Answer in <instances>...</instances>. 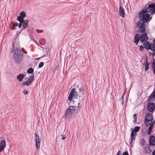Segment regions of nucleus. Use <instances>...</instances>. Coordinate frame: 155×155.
Wrapping results in <instances>:
<instances>
[{
    "mask_svg": "<svg viewBox=\"0 0 155 155\" xmlns=\"http://www.w3.org/2000/svg\"><path fill=\"white\" fill-rule=\"evenodd\" d=\"M148 13L153 15L155 13V2L149 4L146 9L142 10L139 13V16L141 20L137 23V26L141 33L146 31V27L144 23L148 21L150 16Z\"/></svg>",
    "mask_w": 155,
    "mask_h": 155,
    "instance_id": "nucleus-1",
    "label": "nucleus"
},
{
    "mask_svg": "<svg viewBox=\"0 0 155 155\" xmlns=\"http://www.w3.org/2000/svg\"><path fill=\"white\" fill-rule=\"evenodd\" d=\"M76 110V107L75 106H70L69 107L65 112V117L67 118H68L71 117L72 115L74 113Z\"/></svg>",
    "mask_w": 155,
    "mask_h": 155,
    "instance_id": "nucleus-2",
    "label": "nucleus"
},
{
    "mask_svg": "<svg viewBox=\"0 0 155 155\" xmlns=\"http://www.w3.org/2000/svg\"><path fill=\"white\" fill-rule=\"evenodd\" d=\"M153 117L152 114L150 113H148L146 115L145 119V124L146 126H148L152 124V120Z\"/></svg>",
    "mask_w": 155,
    "mask_h": 155,
    "instance_id": "nucleus-3",
    "label": "nucleus"
},
{
    "mask_svg": "<svg viewBox=\"0 0 155 155\" xmlns=\"http://www.w3.org/2000/svg\"><path fill=\"white\" fill-rule=\"evenodd\" d=\"M80 97L81 96H79L78 92H76L74 88H73L71 91L68 97V99L69 101H71L73 97L75 98H77L78 97Z\"/></svg>",
    "mask_w": 155,
    "mask_h": 155,
    "instance_id": "nucleus-4",
    "label": "nucleus"
},
{
    "mask_svg": "<svg viewBox=\"0 0 155 155\" xmlns=\"http://www.w3.org/2000/svg\"><path fill=\"white\" fill-rule=\"evenodd\" d=\"M23 54L21 53H20V54L13 55V56L14 60L17 63H19L21 62L23 59Z\"/></svg>",
    "mask_w": 155,
    "mask_h": 155,
    "instance_id": "nucleus-5",
    "label": "nucleus"
},
{
    "mask_svg": "<svg viewBox=\"0 0 155 155\" xmlns=\"http://www.w3.org/2000/svg\"><path fill=\"white\" fill-rule=\"evenodd\" d=\"M2 140L0 143V152L4 150L6 146V142L5 139L2 137L0 138Z\"/></svg>",
    "mask_w": 155,
    "mask_h": 155,
    "instance_id": "nucleus-6",
    "label": "nucleus"
},
{
    "mask_svg": "<svg viewBox=\"0 0 155 155\" xmlns=\"http://www.w3.org/2000/svg\"><path fill=\"white\" fill-rule=\"evenodd\" d=\"M35 146L36 148L37 149H39L40 148V140L38 136L37 135L36 133L35 134Z\"/></svg>",
    "mask_w": 155,
    "mask_h": 155,
    "instance_id": "nucleus-7",
    "label": "nucleus"
},
{
    "mask_svg": "<svg viewBox=\"0 0 155 155\" xmlns=\"http://www.w3.org/2000/svg\"><path fill=\"white\" fill-rule=\"evenodd\" d=\"M155 104L152 102L149 103L147 105V109L150 112H152L155 109Z\"/></svg>",
    "mask_w": 155,
    "mask_h": 155,
    "instance_id": "nucleus-8",
    "label": "nucleus"
},
{
    "mask_svg": "<svg viewBox=\"0 0 155 155\" xmlns=\"http://www.w3.org/2000/svg\"><path fill=\"white\" fill-rule=\"evenodd\" d=\"M143 32L144 33L141 35L140 38V41H141L142 43H143L145 41H147L148 39L147 33L145 32Z\"/></svg>",
    "mask_w": 155,
    "mask_h": 155,
    "instance_id": "nucleus-9",
    "label": "nucleus"
},
{
    "mask_svg": "<svg viewBox=\"0 0 155 155\" xmlns=\"http://www.w3.org/2000/svg\"><path fill=\"white\" fill-rule=\"evenodd\" d=\"M136 135V134H134V132L133 130L131 131V140H130V144L131 147H133V145H134V141L136 137H135Z\"/></svg>",
    "mask_w": 155,
    "mask_h": 155,
    "instance_id": "nucleus-10",
    "label": "nucleus"
},
{
    "mask_svg": "<svg viewBox=\"0 0 155 155\" xmlns=\"http://www.w3.org/2000/svg\"><path fill=\"white\" fill-rule=\"evenodd\" d=\"M149 145L151 146L155 145V138L153 136H151L150 137Z\"/></svg>",
    "mask_w": 155,
    "mask_h": 155,
    "instance_id": "nucleus-11",
    "label": "nucleus"
},
{
    "mask_svg": "<svg viewBox=\"0 0 155 155\" xmlns=\"http://www.w3.org/2000/svg\"><path fill=\"white\" fill-rule=\"evenodd\" d=\"M119 14L122 17H124L125 13L124 9L121 6H120L119 8Z\"/></svg>",
    "mask_w": 155,
    "mask_h": 155,
    "instance_id": "nucleus-12",
    "label": "nucleus"
},
{
    "mask_svg": "<svg viewBox=\"0 0 155 155\" xmlns=\"http://www.w3.org/2000/svg\"><path fill=\"white\" fill-rule=\"evenodd\" d=\"M143 45L144 46L145 48L147 50L150 49L151 48V44H150L147 41L144 42Z\"/></svg>",
    "mask_w": 155,
    "mask_h": 155,
    "instance_id": "nucleus-13",
    "label": "nucleus"
},
{
    "mask_svg": "<svg viewBox=\"0 0 155 155\" xmlns=\"http://www.w3.org/2000/svg\"><path fill=\"white\" fill-rule=\"evenodd\" d=\"M25 75L23 74H20L17 76V78L19 81H21L25 77Z\"/></svg>",
    "mask_w": 155,
    "mask_h": 155,
    "instance_id": "nucleus-14",
    "label": "nucleus"
},
{
    "mask_svg": "<svg viewBox=\"0 0 155 155\" xmlns=\"http://www.w3.org/2000/svg\"><path fill=\"white\" fill-rule=\"evenodd\" d=\"M139 35L136 34L134 37V43L136 44V45H137L139 41L140 40V38L138 37Z\"/></svg>",
    "mask_w": 155,
    "mask_h": 155,
    "instance_id": "nucleus-15",
    "label": "nucleus"
},
{
    "mask_svg": "<svg viewBox=\"0 0 155 155\" xmlns=\"http://www.w3.org/2000/svg\"><path fill=\"white\" fill-rule=\"evenodd\" d=\"M153 123L150 124V126L149 127L148 130V135H150V134L151 132V131H152V130L153 128Z\"/></svg>",
    "mask_w": 155,
    "mask_h": 155,
    "instance_id": "nucleus-16",
    "label": "nucleus"
},
{
    "mask_svg": "<svg viewBox=\"0 0 155 155\" xmlns=\"http://www.w3.org/2000/svg\"><path fill=\"white\" fill-rule=\"evenodd\" d=\"M28 20H25L23 22V26L24 28H25L28 26Z\"/></svg>",
    "mask_w": 155,
    "mask_h": 155,
    "instance_id": "nucleus-17",
    "label": "nucleus"
},
{
    "mask_svg": "<svg viewBox=\"0 0 155 155\" xmlns=\"http://www.w3.org/2000/svg\"><path fill=\"white\" fill-rule=\"evenodd\" d=\"M20 48H16L15 49L13 55H15L17 54H20Z\"/></svg>",
    "mask_w": 155,
    "mask_h": 155,
    "instance_id": "nucleus-18",
    "label": "nucleus"
},
{
    "mask_svg": "<svg viewBox=\"0 0 155 155\" xmlns=\"http://www.w3.org/2000/svg\"><path fill=\"white\" fill-rule=\"evenodd\" d=\"M20 17L24 18L26 16V14L25 12L24 11L21 12L20 14Z\"/></svg>",
    "mask_w": 155,
    "mask_h": 155,
    "instance_id": "nucleus-19",
    "label": "nucleus"
},
{
    "mask_svg": "<svg viewBox=\"0 0 155 155\" xmlns=\"http://www.w3.org/2000/svg\"><path fill=\"white\" fill-rule=\"evenodd\" d=\"M34 74H32L29 77L28 79V81H29L31 83L34 80Z\"/></svg>",
    "mask_w": 155,
    "mask_h": 155,
    "instance_id": "nucleus-20",
    "label": "nucleus"
},
{
    "mask_svg": "<svg viewBox=\"0 0 155 155\" xmlns=\"http://www.w3.org/2000/svg\"><path fill=\"white\" fill-rule=\"evenodd\" d=\"M31 83L28 81H25L22 84V85L23 86L25 85H29L31 84Z\"/></svg>",
    "mask_w": 155,
    "mask_h": 155,
    "instance_id": "nucleus-21",
    "label": "nucleus"
},
{
    "mask_svg": "<svg viewBox=\"0 0 155 155\" xmlns=\"http://www.w3.org/2000/svg\"><path fill=\"white\" fill-rule=\"evenodd\" d=\"M149 68V64L147 61L146 64H145V71H147Z\"/></svg>",
    "mask_w": 155,
    "mask_h": 155,
    "instance_id": "nucleus-22",
    "label": "nucleus"
},
{
    "mask_svg": "<svg viewBox=\"0 0 155 155\" xmlns=\"http://www.w3.org/2000/svg\"><path fill=\"white\" fill-rule=\"evenodd\" d=\"M17 20L18 21L20 22H23L24 21V18L20 17V16L18 17Z\"/></svg>",
    "mask_w": 155,
    "mask_h": 155,
    "instance_id": "nucleus-23",
    "label": "nucleus"
},
{
    "mask_svg": "<svg viewBox=\"0 0 155 155\" xmlns=\"http://www.w3.org/2000/svg\"><path fill=\"white\" fill-rule=\"evenodd\" d=\"M146 142L144 139H141L140 140V144L142 146H144L145 145Z\"/></svg>",
    "mask_w": 155,
    "mask_h": 155,
    "instance_id": "nucleus-24",
    "label": "nucleus"
},
{
    "mask_svg": "<svg viewBox=\"0 0 155 155\" xmlns=\"http://www.w3.org/2000/svg\"><path fill=\"white\" fill-rule=\"evenodd\" d=\"M140 128V127L137 126L135 127L134 130H132L134 132H135V133H136L139 131Z\"/></svg>",
    "mask_w": 155,
    "mask_h": 155,
    "instance_id": "nucleus-25",
    "label": "nucleus"
},
{
    "mask_svg": "<svg viewBox=\"0 0 155 155\" xmlns=\"http://www.w3.org/2000/svg\"><path fill=\"white\" fill-rule=\"evenodd\" d=\"M34 71V70L33 68H29L27 71V72L28 74L32 73Z\"/></svg>",
    "mask_w": 155,
    "mask_h": 155,
    "instance_id": "nucleus-26",
    "label": "nucleus"
},
{
    "mask_svg": "<svg viewBox=\"0 0 155 155\" xmlns=\"http://www.w3.org/2000/svg\"><path fill=\"white\" fill-rule=\"evenodd\" d=\"M155 97V91L153 92L150 95L149 98H154Z\"/></svg>",
    "mask_w": 155,
    "mask_h": 155,
    "instance_id": "nucleus-27",
    "label": "nucleus"
},
{
    "mask_svg": "<svg viewBox=\"0 0 155 155\" xmlns=\"http://www.w3.org/2000/svg\"><path fill=\"white\" fill-rule=\"evenodd\" d=\"M133 118L134 119V123H136L137 122V115L136 114H135L134 115Z\"/></svg>",
    "mask_w": 155,
    "mask_h": 155,
    "instance_id": "nucleus-28",
    "label": "nucleus"
},
{
    "mask_svg": "<svg viewBox=\"0 0 155 155\" xmlns=\"http://www.w3.org/2000/svg\"><path fill=\"white\" fill-rule=\"evenodd\" d=\"M151 48L150 49L154 51V54L155 55V45L151 44Z\"/></svg>",
    "mask_w": 155,
    "mask_h": 155,
    "instance_id": "nucleus-29",
    "label": "nucleus"
},
{
    "mask_svg": "<svg viewBox=\"0 0 155 155\" xmlns=\"http://www.w3.org/2000/svg\"><path fill=\"white\" fill-rule=\"evenodd\" d=\"M125 92L124 91L121 97L122 104H123L124 102V95L125 94Z\"/></svg>",
    "mask_w": 155,
    "mask_h": 155,
    "instance_id": "nucleus-30",
    "label": "nucleus"
},
{
    "mask_svg": "<svg viewBox=\"0 0 155 155\" xmlns=\"http://www.w3.org/2000/svg\"><path fill=\"white\" fill-rule=\"evenodd\" d=\"M44 63L43 62H40V63L39 64L38 66V68H42L43 66L44 65Z\"/></svg>",
    "mask_w": 155,
    "mask_h": 155,
    "instance_id": "nucleus-31",
    "label": "nucleus"
},
{
    "mask_svg": "<svg viewBox=\"0 0 155 155\" xmlns=\"http://www.w3.org/2000/svg\"><path fill=\"white\" fill-rule=\"evenodd\" d=\"M18 23H14L13 24V25L12 26V28L13 29H14L15 28V27L18 26Z\"/></svg>",
    "mask_w": 155,
    "mask_h": 155,
    "instance_id": "nucleus-32",
    "label": "nucleus"
},
{
    "mask_svg": "<svg viewBox=\"0 0 155 155\" xmlns=\"http://www.w3.org/2000/svg\"><path fill=\"white\" fill-rule=\"evenodd\" d=\"M152 68H155V59H153V61L152 63Z\"/></svg>",
    "mask_w": 155,
    "mask_h": 155,
    "instance_id": "nucleus-33",
    "label": "nucleus"
},
{
    "mask_svg": "<svg viewBox=\"0 0 155 155\" xmlns=\"http://www.w3.org/2000/svg\"><path fill=\"white\" fill-rule=\"evenodd\" d=\"M144 50V48L141 45L140 46V51H143Z\"/></svg>",
    "mask_w": 155,
    "mask_h": 155,
    "instance_id": "nucleus-34",
    "label": "nucleus"
},
{
    "mask_svg": "<svg viewBox=\"0 0 155 155\" xmlns=\"http://www.w3.org/2000/svg\"><path fill=\"white\" fill-rule=\"evenodd\" d=\"M36 31L38 33L42 32H43V30H39L37 29Z\"/></svg>",
    "mask_w": 155,
    "mask_h": 155,
    "instance_id": "nucleus-35",
    "label": "nucleus"
},
{
    "mask_svg": "<svg viewBox=\"0 0 155 155\" xmlns=\"http://www.w3.org/2000/svg\"><path fill=\"white\" fill-rule=\"evenodd\" d=\"M23 92L25 94H27L28 93V91L25 90H24Z\"/></svg>",
    "mask_w": 155,
    "mask_h": 155,
    "instance_id": "nucleus-36",
    "label": "nucleus"
},
{
    "mask_svg": "<svg viewBox=\"0 0 155 155\" xmlns=\"http://www.w3.org/2000/svg\"><path fill=\"white\" fill-rule=\"evenodd\" d=\"M23 23V22H20V23L19 24L18 28H20L21 27L22 25V24Z\"/></svg>",
    "mask_w": 155,
    "mask_h": 155,
    "instance_id": "nucleus-37",
    "label": "nucleus"
},
{
    "mask_svg": "<svg viewBox=\"0 0 155 155\" xmlns=\"http://www.w3.org/2000/svg\"><path fill=\"white\" fill-rule=\"evenodd\" d=\"M121 151L120 150H119L118 151L116 155H121Z\"/></svg>",
    "mask_w": 155,
    "mask_h": 155,
    "instance_id": "nucleus-38",
    "label": "nucleus"
},
{
    "mask_svg": "<svg viewBox=\"0 0 155 155\" xmlns=\"http://www.w3.org/2000/svg\"><path fill=\"white\" fill-rule=\"evenodd\" d=\"M123 155H129V154L127 151H125L123 153Z\"/></svg>",
    "mask_w": 155,
    "mask_h": 155,
    "instance_id": "nucleus-39",
    "label": "nucleus"
},
{
    "mask_svg": "<svg viewBox=\"0 0 155 155\" xmlns=\"http://www.w3.org/2000/svg\"><path fill=\"white\" fill-rule=\"evenodd\" d=\"M79 91H84V89L82 88H79Z\"/></svg>",
    "mask_w": 155,
    "mask_h": 155,
    "instance_id": "nucleus-40",
    "label": "nucleus"
},
{
    "mask_svg": "<svg viewBox=\"0 0 155 155\" xmlns=\"http://www.w3.org/2000/svg\"><path fill=\"white\" fill-rule=\"evenodd\" d=\"M152 155H155V150L152 153Z\"/></svg>",
    "mask_w": 155,
    "mask_h": 155,
    "instance_id": "nucleus-41",
    "label": "nucleus"
},
{
    "mask_svg": "<svg viewBox=\"0 0 155 155\" xmlns=\"http://www.w3.org/2000/svg\"><path fill=\"white\" fill-rule=\"evenodd\" d=\"M153 74H154L155 73V68H152Z\"/></svg>",
    "mask_w": 155,
    "mask_h": 155,
    "instance_id": "nucleus-42",
    "label": "nucleus"
},
{
    "mask_svg": "<svg viewBox=\"0 0 155 155\" xmlns=\"http://www.w3.org/2000/svg\"><path fill=\"white\" fill-rule=\"evenodd\" d=\"M21 50L23 52L24 51V48H21Z\"/></svg>",
    "mask_w": 155,
    "mask_h": 155,
    "instance_id": "nucleus-43",
    "label": "nucleus"
},
{
    "mask_svg": "<svg viewBox=\"0 0 155 155\" xmlns=\"http://www.w3.org/2000/svg\"><path fill=\"white\" fill-rule=\"evenodd\" d=\"M153 42L154 44H155V39H154L153 40Z\"/></svg>",
    "mask_w": 155,
    "mask_h": 155,
    "instance_id": "nucleus-44",
    "label": "nucleus"
},
{
    "mask_svg": "<svg viewBox=\"0 0 155 155\" xmlns=\"http://www.w3.org/2000/svg\"><path fill=\"white\" fill-rule=\"evenodd\" d=\"M23 52H24V53H25V54H27V51H23Z\"/></svg>",
    "mask_w": 155,
    "mask_h": 155,
    "instance_id": "nucleus-45",
    "label": "nucleus"
},
{
    "mask_svg": "<svg viewBox=\"0 0 155 155\" xmlns=\"http://www.w3.org/2000/svg\"><path fill=\"white\" fill-rule=\"evenodd\" d=\"M80 103H81V102H79L78 103V105H79V104H80Z\"/></svg>",
    "mask_w": 155,
    "mask_h": 155,
    "instance_id": "nucleus-46",
    "label": "nucleus"
},
{
    "mask_svg": "<svg viewBox=\"0 0 155 155\" xmlns=\"http://www.w3.org/2000/svg\"><path fill=\"white\" fill-rule=\"evenodd\" d=\"M65 139V138L64 137H63L62 138V139Z\"/></svg>",
    "mask_w": 155,
    "mask_h": 155,
    "instance_id": "nucleus-47",
    "label": "nucleus"
},
{
    "mask_svg": "<svg viewBox=\"0 0 155 155\" xmlns=\"http://www.w3.org/2000/svg\"><path fill=\"white\" fill-rule=\"evenodd\" d=\"M82 100V99H81V101H83V100Z\"/></svg>",
    "mask_w": 155,
    "mask_h": 155,
    "instance_id": "nucleus-48",
    "label": "nucleus"
}]
</instances>
